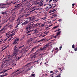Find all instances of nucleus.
Masks as SVG:
<instances>
[{"instance_id":"1","label":"nucleus","mask_w":77,"mask_h":77,"mask_svg":"<svg viewBox=\"0 0 77 77\" xmlns=\"http://www.w3.org/2000/svg\"><path fill=\"white\" fill-rule=\"evenodd\" d=\"M14 51L13 54L11 55V57L13 59H15V60H18L20 58H21V57H23L24 56V55H23L24 54L23 51H20L19 54L20 56H18L19 54L18 48L16 46L14 47Z\"/></svg>"},{"instance_id":"2","label":"nucleus","mask_w":77,"mask_h":77,"mask_svg":"<svg viewBox=\"0 0 77 77\" xmlns=\"http://www.w3.org/2000/svg\"><path fill=\"white\" fill-rule=\"evenodd\" d=\"M29 66L26 65L22 68H19L17 70L14 71L12 73V75H13V74H14V76H16V75H18V74H21V72H23L25 70L24 69L23 70V69H25V68H27V67H29Z\"/></svg>"},{"instance_id":"3","label":"nucleus","mask_w":77,"mask_h":77,"mask_svg":"<svg viewBox=\"0 0 77 77\" xmlns=\"http://www.w3.org/2000/svg\"><path fill=\"white\" fill-rule=\"evenodd\" d=\"M6 60L5 62H6V65H9L11 64L12 63V59L11 57V56L8 55L5 58Z\"/></svg>"},{"instance_id":"4","label":"nucleus","mask_w":77,"mask_h":77,"mask_svg":"<svg viewBox=\"0 0 77 77\" xmlns=\"http://www.w3.org/2000/svg\"><path fill=\"white\" fill-rule=\"evenodd\" d=\"M21 3L17 4V5L15 6V8H16L12 10V11L13 12L14 11H15V9H18V8H20V6L21 5Z\"/></svg>"},{"instance_id":"5","label":"nucleus","mask_w":77,"mask_h":77,"mask_svg":"<svg viewBox=\"0 0 77 77\" xmlns=\"http://www.w3.org/2000/svg\"><path fill=\"white\" fill-rule=\"evenodd\" d=\"M50 44L48 43V44L44 46V47L40 49V50H46L47 48V47H48V46H49V44Z\"/></svg>"},{"instance_id":"6","label":"nucleus","mask_w":77,"mask_h":77,"mask_svg":"<svg viewBox=\"0 0 77 77\" xmlns=\"http://www.w3.org/2000/svg\"><path fill=\"white\" fill-rule=\"evenodd\" d=\"M15 15V14L14 13L12 15V16H13V17L11 18H10V20H11V21H14V20L15 19L16 16Z\"/></svg>"},{"instance_id":"7","label":"nucleus","mask_w":77,"mask_h":77,"mask_svg":"<svg viewBox=\"0 0 77 77\" xmlns=\"http://www.w3.org/2000/svg\"><path fill=\"white\" fill-rule=\"evenodd\" d=\"M38 54V52L37 51L35 53H33L31 55L32 58H35Z\"/></svg>"},{"instance_id":"8","label":"nucleus","mask_w":77,"mask_h":77,"mask_svg":"<svg viewBox=\"0 0 77 77\" xmlns=\"http://www.w3.org/2000/svg\"><path fill=\"white\" fill-rule=\"evenodd\" d=\"M33 31L34 32V33H36V29H32V30H30L28 31H27L26 33V34H28V33H30L31 32Z\"/></svg>"},{"instance_id":"9","label":"nucleus","mask_w":77,"mask_h":77,"mask_svg":"<svg viewBox=\"0 0 77 77\" xmlns=\"http://www.w3.org/2000/svg\"><path fill=\"white\" fill-rule=\"evenodd\" d=\"M29 23V20H26L24 22L22 23V24L21 25V26L22 25V26H24V25H26V24H28Z\"/></svg>"},{"instance_id":"10","label":"nucleus","mask_w":77,"mask_h":77,"mask_svg":"<svg viewBox=\"0 0 77 77\" xmlns=\"http://www.w3.org/2000/svg\"><path fill=\"white\" fill-rule=\"evenodd\" d=\"M38 8H36V7L35 6L32 9L31 11H30V12H32L33 11H35L36 10H38Z\"/></svg>"},{"instance_id":"11","label":"nucleus","mask_w":77,"mask_h":77,"mask_svg":"<svg viewBox=\"0 0 77 77\" xmlns=\"http://www.w3.org/2000/svg\"><path fill=\"white\" fill-rule=\"evenodd\" d=\"M36 48H37V47H34L33 48H32L31 51L29 52V54H30V53H32V52H33L34 51V50H35Z\"/></svg>"},{"instance_id":"12","label":"nucleus","mask_w":77,"mask_h":77,"mask_svg":"<svg viewBox=\"0 0 77 77\" xmlns=\"http://www.w3.org/2000/svg\"><path fill=\"white\" fill-rule=\"evenodd\" d=\"M11 63H12V65L13 66H15L16 65L15 62L13 61L12 60L11 61Z\"/></svg>"},{"instance_id":"13","label":"nucleus","mask_w":77,"mask_h":77,"mask_svg":"<svg viewBox=\"0 0 77 77\" xmlns=\"http://www.w3.org/2000/svg\"><path fill=\"white\" fill-rule=\"evenodd\" d=\"M27 19L28 20L29 22H30L31 21H33V19L31 18V17L28 18Z\"/></svg>"},{"instance_id":"14","label":"nucleus","mask_w":77,"mask_h":77,"mask_svg":"<svg viewBox=\"0 0 77 77\" xmlns=\"http://www.w3.org/2000/svg\"><path fill=\"white\" fill-rule=\"evenodd\" d=\"M57 9H58V8H57L53 9L52 11L51 10V11H50L49 12V14H50V13H51V12H53L56 11V10H57Z\"/></svg>"},{"instance_id":"15","label":"nucleus","mask_w":77,"mask_h":77,"mask_svg":"<svg viewBox=\"0 0 77 77\" xmlns=\"http://www.w3.org/2000/svg\"><path fill=\"white\" fill-rule=\"evenodd\" d=\"M42 1H41L40 2V3L38 4V6L39 7H41L42 6H43V3H42L43 2H41Z\"/></svg>"},{"instance_id":"16","label":"nucleus","mask_w":77,"mask_h":77,"mask_svg":"<svg viewBox=\"0 0 77 77\" xmlns=\"http://www.w3.org/2000/svg\"><path fill=\"white\" fill-rule=\"evenodd\" d=\"M53 6V5L52 6V5H49L47 7V8H46V9L48 10L49 9H51V8H52Z\"/></svg>"},{"instance_id":"17","label":"nucleus","mask_w":77,"mask_h":77,"mask_svg":"<svg viewBox=\"0 0 77 77\" xmlns=\"http://www.w3.org/2000/svg\"><path fill=\"white\" fill-rule=\"evenodd\" d=\"M32 26H27L26 28V30H29V29H32Z\"/></svg>"},{"instance_id":"18","label":"nucleus","mask_w":77,"mask_h":77,"mask_svg":"<svg viewBox=\"0 0 77 77\" xmlns=\"http://www.w3.org/2000/svg\"><path fill=\"white\" fill-rule=\"evenodd\" d=\"M8 74V73H5L4 74V75H0V77H5V76H6V75H7Z\"/></svg>"},{"instance_id":"19","label":"nucleus","mask_w":77,"mask_h":77,"mask_svg":"<svg viewBox=\"0 0 77 77\" xmlns=\"http://www.w3.org/2000/svg\"><path fill=\"white\" fill-rule=\"evenodd\" d=\"M36 17H33L32 18V20H33V21L32 22H31V23H33V22H35V21H34L35 20H36Z\"/></svg>"},{"instance_id":"20","label":"nucleus","mask_w":77,"mask_h":77,"mask_svg":"<svg viewBox=\"0 0 77 77\" xmlns=\"http://www.w3.org/2000/svg\"><path fill=\"white\" fill-rule=\"evenodd\" d=\"M15 44H18V43H17V42L16 41V40H14V42L13 43V45H15Z\"/></svg>"},{"instance_id":"21","label":"nucleus","mask_w":77,"mask_h":77,"mask_svg":"<svg viewBox=\"0 0 77 77\" xmlns=\"http://www.w3.org/2000/svg\"><path fill=\"white\" fill-rule=\"evenodd\" d=\"M2 14H7V12L6 11L5 12L2 11L1 13Z\"/></svg>"},{"instance_id":"22","label":"nucleus","mask_w":77,"mask_h":77,"mask_svg":"<svg viewBox=\"0 0 77 77\" xmlns=\"http://www.w3.org/2000/svg\"><path fill=\"white\" fill-rule=\"evenodd\" d=\"M15 32L11 34H10V36L11 37H12V36H14V35H15Z\"/></svg>"},{"instance_id":"23","label":"nucleus","mask_w":77,"mask_h":77,"mask_svg":"<svg viewBox=\"0 0 77 77\" xmlns=\"http://www.w3.org/2000/svg\"><path fill=\"white\" fill-rule=\"evenodd\" d=\"M32 63V62H31L30 63H29L28 64H26V65H27V66H30V65H31V63Z\"/></svg>"},{"instance_id":"24","label":"nucleus","mask_w":77,"mask_h":77,"mask_svg":"<svg viewBox=\"0 0 77 77\" xmlns=\"http://www.w3.org/2000/svg\"><path fill=\"white\" fill-rule=\"evenodd\" d=\"M45 38H43L42 39H41L40 40L38 41L37 42H41V41H44V40H45Z\"/></svg>"},{"instance_id":"25","label":"nucleus","mask_w":77,"mask_h":77,"mask_svg":"<svg viewBox=\"0 0 77 77\" xmlns=\"http://www.w3.org/2000/svg\"><path fill=\"white\" fill-rule=\"evenodd\" d=\"M41 24V23H36L34 24V26H38V25H40Z\"/></svg>"},{"instance_id":"26","label":"nucleus","mask_w":77,"mask_h":77,"mask_svg":"<svg viewBox=\"0 0 77 77\" xmlns=\"http://www.w3.org/2000/svg\"><path fill=\"white\" fill-rule=\"evenodd\" d=\"M61 31H59V32H58L57 34V36H58V35H60V32Z\"/></svg>"},{"instance_id":"27","label":"nucleus","mask_w":77,"mask_h":77,"mask_svg":"<svg viewBox=\"0 0 77 77\" xmlns=\"http://www.w3.org/2000/svg\"><path fill=\"white\" fill-rule=\"evenodd\" d=\"M16 23L17 24V26L20 24V21H18Z\"/></svg>"},{"instance_id":"28","label":"nucleus","mask_w":77,"mask_h":77,"mask_svg":"<svg viewBox=\"0 0 77 77\" xmlns=\"http://www.w3.org/2000/svg\"><path fill=\"white\" fill-rule=\"evenodd\" d=\"M24 47V45L23 46H21L19 47V49H21V48H23V47Z\"/></svg>"},{"instance_id":"29","label":"nucleus","mask_w":77,"mask_h":77,"mask_svg":"<svg viewBox=\"0 0 77 77\" xmlns=\"http://www.w3.org/2000/svg\"><path fill=\"white\" fill-rule=\"evenodd\" d=\"M56 77H61L60 76V73L57 75V76H56Z\"/></svg>"},{"instance_id":"30","label":"nucleus","mask_w":77,"mask_h":77,"mask_svg":"<svg viewBox=\"0 0 77 77\" xmlns=\"http://www.w3.org/2000/svg\"><path fill=\"white\" fill-rule=\"evenodd\" d=\"M55 53H57V52L58 51V48H56Z\"/></svg>"},{"instance_id":"31","label":"nucleus","mask_w":77,"mask_h":77,"mask_svg":"<svg viewBox=\"0 0 77 77\" xmlns=\"http://www.w3.org/2000/svg\"><path fill=\"white\" fill-rule=\"evenodd\" d=\"M14 40H16V42H18V41H19V38H16V39Z\"/></svg>"},{"instance_id":"32","label":"nucleus","mask_w":77,"mask_h":77,"mask_svg":"<svg viewBox=\"0 0 77 77\" xmlns=\"http://www.w3.org/2000/svg\"><path fill=\"white\" fill-rule=\"evenodd\" d=\"M5 5H6V4H0V6H5Z\"/></svg>"},{"instance_id":"33","label":"nucleus","mask_w":77,"mask_h":77,"mask_svg":"<svg viewBox=\"0 0 77 77\" xmlns=\"http://www.w3.org/2000/svg\"><path fill=\"white\" fill-rule=\"evenodd\" d=\"M47 17H44L43 18H42V20H46V18H47Z\"/></svg>"},{"instance_id":"34","label":"nucleus","mask_w":77,"mask_h":77,"mask_svg":"<svg viewBox=\"0 0 77 77\" xmlns=\"http://www.w3.org/2000/svg\"><path fill=\"white\" fill-rule=\"evenodd\" d=\"M39 60L40 61V60H35L34 62V63H35V62H38Z\"/></svg>"},{"instance_id":"35","label":"nucleus","mask_w":77,"mask_h":77,"mask_svg":"<svg viewBox=\"0 0 77 77\" xmlns=\"http://www.w3.org/2000/svg\"><path fill=\"white\" fill-rule=\"evenodd\" d=\"M3 30H4V28H2V29L0 30V32H2V31Z\"/></svg>"},{"instance_id":"36","label":"nucleus","mask_w":77,"mask_h":77,"mask_svg":"<svg viewBox=\"0 0 77 77\" xmlns=\"http://www.w3.org/2000/svg\"><path fill=\"white\" fill-rule=\"evenodd\" d=\"M30 42L29 41V40H28V41H27V44L28 45H29V44Z\"/></svg>"},{"instance_id":"37","label":"nucleus","mask_w":77,"mask_h":77,"mask_svg":"<svg viewBox=\"0 0 77 77\" xmlns=\"http://www.w3.org/2000/svg\"><path fill=\"white\" fill-rule=\"evenodd\" d=\"M26 15H24V14H23V15H22L20 16L21 17H24Z\"/></svg>"},{"instance_id":"38","label":"nucleus","mask_w":77,"mask_h":77,"mask_svg":"<svg viewBox=\"0 0 77 77\" xmlns=\"http://www.w3.org/2000/svg\"><path fill=\"white\" fill-rule=\"evenodd\" d=\"M30 42H32V38L30 39L29 40H28Z\"/></svg>"},{"instance_id":"39","label":"nucleus","mask_w":77,"mask_h":77,"mask_svg":"<svg viewBox=\"0 0 77 77\" xmlns=\"http://www.w3.org/2000/svg\"><path fill=\"white\" fill-rule=\"evenodd\" d=\"M75 47V46L74 45H72V48H74Z\"/></svg>"},{"instance_id":"40","label":"nucleus","mask_w":77,"mask_h":77,"mask_svg":"<svg viewBox=\"0 0 77 77\" xmlns=\"http://www.w3.org/2000/svg\"><path fill=\"white\" fill-rule=\"evenodd\" d=\"M9 69H7V70H5L4 71H3L4 72H6V71H8V70H9Z\"/></svg>"},{"instance_id":"41","label":"nucleus","mask_w":77,"mask_h":77,"mask_svg":"<svg viewBox=\"0 0 77 77\" xmlns=\"http://www.w3.org/2000/svg\"><path fill=\"white\" fill-rule=\"evenodd\" d=\"M57 27H58V26H54L53 27V28L54 29H56V28H57Z\"/></svg>"},{"instance_id":"42","label":"nucleus","mask_w":77,"mask_h":77,"mask_svg":"<svg viewBox=\"0 0 77 77\" xmlns=\"http://www.w3.org/2000/svg\"><path fill=\"white\" fill-rule=\"evenodd\" d=\"M53 16L54 17H57V15H56V14H54L53 15Z\"/></svg>"},{"instance_id":"43","label":"nucleus","mask_w":77,"mask_h":77,"mask_svg":"<svg viewBox=\"0 0 77 77\" xmlns=\"http://www.w3.org/2000/svg\"><path fill=\"white\" fill-rule=\"evenodd\" d=\"M40 19H37L36 20H35L34 21H39Z\"/></svg>"},{"instance_id":"44","label":"nucleus","mask_w":77,"mask_h":77,"mask_svg":"<svg viewBox=\"0 0 77 77\" xmlns=\"http://www.w3.org/2000/svg\"><path fill=\"white\" fill-rule=\"evenodd\" d=\"M74 50H75V51H77V47L76 48H75L74 49Z\"/></svg>"},{"instance_id":"45","label":"nucleus","mask_w":77,"mask_h":77,"mask_svg":"<svg viewBox=\"0 0 77 77\" xmlns=\"http://www.w3.org/2000/svg\"><path fill=\"white\" fill-rule=\"evenodd\" d=\"M9 27L10 29H11V27H12V26L11 25L9 26Z\"/></svg>"},{"instance_id":"46","label":"nucleus","mask_w":77,"mask_h":77,"mask_svg":"<svg viewBox=\"0 0 77 77\" xmlns=\"http://www.w3.org/2000/svg\"><path fill=\"white\" fill-rule=\"evenodd\" d=\"M58 21L59 22H60V21H62V20L61 19H60V20H58Z\"/></svg>"},{"instance_id":"47","label":"nucleus","mask_w":77,"mask_h":77,"mask_svg":"<svg viewBox=\"0 0 77 77\" xmlns=\"http://www.w3.org/2000/svg\"><path fill=\"white\" fill-rule=\"evenodd\" d=\"M63 60H66V58H65V57H63Z\"/></svg>"},{"instance_id":"48","label":"nucleus","mask_w":77,"mask_h":77,"mask_svg":"<svg viewBox=\"0 0 77 77\" xmlns=\"http://www.w3.org/2000/svg\"><path fill=\"white\" fill-rule=\"evenodd\" d=\"M5 33V31H4L3 32H2V34H3V33Z\"/></svg>"},{"instance_id":"49","label":"nucleus","mask_w":77,"mask_h":77,"mask_svg":"<svg viewBox=\"0 0 77 77\" xmlns=\"http://www.w3.org/2000/svg\"><path fill=\"white\" fill-rule=\"evenodd\" d=\"M56 6H57V5H56L53 6V7L52 8V9H54V8H55V7H56Z\"/></svg>"},{"instance_id":"50","label":"nucleus","mask_w":77,"mask_h":77,"mask_svg":"<svg viewBox=\"0 0 77 77\" xmlns=\"http://www.w3.org/2000/svg\"><path fill=\"white\" fill-rule=\"evenodd\" d=\"M46 5H49V6H50V5H51L50 4H47Z\"/></svg>"},{"instance_id":"51","label":"nucleus","mask_w":77,"mask_h":77,"mask_svg":"<svg viewBox=\"0 0 77 77\" xmlns=\"http://www.w3.org/2000/svg\"><path fill=\"white\" fill-rule=\"evenodd\" d=\"M17 29H18V28L17 29H15L14 30V32H15V31H16V30H17Z\"/></svg>"},{"instance_id":"52","label":"nucleus","mask_w":77,"mask_h":77,"mask_svg":"<svg viewBox=\"0 0 77 77\" xmlns=\"http://www.w3.org/2000/svg\"><path fill=\"white\" fill-rule=\"evenodd\" d=\"M32 77H35V75H34V74H32Z\"/></svg>"},{"instance_id":"53","label":"nucleus","mask_w":77,"mask_h":77,"mask_svg":"<svg viewBox=\"0 0 77 77\" xmlns=\"http://www.w3.org/2000/svg\"><path fill=\"white\" fill-rule=\"evenodd\" d=\"M46 35H43L42 36V37L43 38V37H44L45 36H46Z\"/></svg>"},{"instance_id":"54","label":"nucleus","mask_w":77,"mask_h":77,"mask_svg":"<svg viewBox=\"0 0 77 77\" xmlns=\"http://www.w3.org/2000/svg\"><path fill=\"white\" fill-rule=\"evenodd\" d=\"M65 56H66V57H67V56H68V55H67V54H66V55H65Z\"/></svg>"},{"instance_id":"55","label":"nucleus","mask_w":77,"mask_h":77,"mask_svg":"<svg viewBox=\"0 0 77 77\" xmlns=\"http://www.w3.org/2000/svg\"><path fill=\"white\" fill-rule=\"evenodd\" d=\"M6 35H9V33H6Z\"/></svg>"},{"instance_id":"56","label":"nucleus","mask_w":77,"mask_h":77,"mask_svg":"<svg viewBox=\"0 0 77 77\" xmlns=\"http://www.w3.org/2000/svg\"><path fill=\"white\" fill-rule=\"evenodd\" d=\"M59 30H61V29H59L57 30V32H59Z\"/></svg>"},{"instance_id":"57","label":"nucleus","mask_w":77,"mask_h":77,"mask_svg":"<svg viewBox=\"0 0 77 77\" xmlns=\"http://www.w3.org/2000/svg\"><path fill=\"white\" fill-rule=\"evenodd\" d=\"M53 1V0H50V1L49 2V3H50L51 2H52Z\"/></svg>"},{"instance_id":"58","label":"nucleus","mask_w":77,"mask_h":77,"mask_svg":"<svg viewBox=\"0 0 77 77\" xmlns=\"http://www.w3.org/2000/svg\"><path fill=\"white\" fill-rule=\"evenodd\" d=\"M54 16H53V15H52L51 17V18H54Z\"/></svg>"},{"instance_id":"59","label":"nucleus","mask_w":77,"mask_h":77,"mask_svg":"<svg viewBox=\"0 0 77 77\" xmlns=\"http://www.w3.org/2000/svg\"><path fill=\"white\" fill-rule=\"evenodd\" d=\"M62 48V46H60V50H61Z\"/></svg>"},{"instance_id":"60","label":"nucleus","mask_w":77,"mask_h":77,"mask_svg":"<svg viewBox=\"0 0 77 77\" xmlns=\"http://www.w3.org/2000/svg\"><path fill=\"white\" fill-rule=\"evenodd\" d=\"M18 27V26L17 25H16L15 27V28H17Z\"/></svg>"},{"instance_id":"61","label":"nucleus","mask_w":77,"mask_h":77,"mask_svg":"<svg viewBox=\"0 0 77 77\" xmlns=\"http://www.w3.org/2000/svg\"><path fill=\"white\" fill-rule=\"evenodd\" d=\"M7 39H8V38H7L6 39H5L4 40V41H6L7 40Z\"/></svg>"},{"instance_id":"62","label":"nucleus","mask_w":77,"mask_h":77,"mask_svg":"<svg viewBox=\"0 0 77 77\" xmlns=\"http://www.w3.org/2000/svg\"><path fill=\"white\" fill-rule=\"evenodd\" d=\"M44 26V24H43L41 25V26H42V27Z\"/></svg>"},{"instance_id":"63","label":"nucleus","mask_w":77,"mask_h":77,"mask_svg":"<svg viewBox=\"0 0 77 77\" xmlns=\"http://www.w3.org/2000/svg\"><path fill=\"white\" fill-rule=\"evenodd\" d=\"M57 2V0H55V3H56V2Z\"/></svg>"},{"instance_id":"64","label":"nucleus","mask_w":77,"mask_h":77,"mask_svg":"<svg viewBox=\"0 0 77 77\" xmlns=\"http://www.w3.org/2000/svg\"><path fill=\"white\" fill-rule=\"evenodd\" d=\"M53 75V74H52L51 75V77H53V75Z\"/></svg>"}]
</instances>
